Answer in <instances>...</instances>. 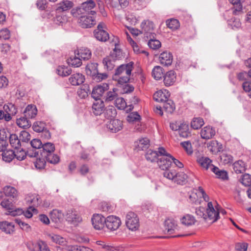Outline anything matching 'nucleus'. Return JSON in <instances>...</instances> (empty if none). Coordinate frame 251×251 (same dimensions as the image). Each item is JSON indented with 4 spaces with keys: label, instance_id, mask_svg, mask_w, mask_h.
Wrapping results in <instances>:
<instances>
[{
    "label": "nucleus",
    "instance_id": "1",
    "mask_svg": "<svg viewBox=\"0 0 251 251\" xmlns=\"http://www.w3.org/2000/svg\"><path fill=\"white\" fill-rule=\"evenodd\" d=\"M133 69V63L130 62L125 64H122L118 67L113 75V80L117 81L118 83L123 85L127 83Z\"/></svg>",
    "mask_w": 251,
    "mask_h": 251
},
{
    "label": "nucleus",
    "instance_id": "2",
    "mask_svg": "<svg viewBox=\"0 0 251 251\" xmlns=\"http://www.w3.org/2000/svg\"><path fill=\"white\" fill-rule=\"evenodd\" d=\"M126 224L129 230H137L140 226L139 219L137 215L133 212H129L126 216Z\"/></svg>",
    "mask_w": 251,
    "mask_h": 251
},
{
    "label": "nucleus",
    "instance_id": "3",
    "mask_svg": "<svg viewBox=\"0 0 251 251\" xmlns=\"http://www.w3.org/2000/svg\"><path fill=\"white\" fill-rule=\"evenodd\" d=\"M106 25L100 22L97 26V31L95 32V38L99 41L105 42L109 38V35L106 31Z\"/></svg>",
    "mask_w": 251,
    "mask_h": 251
},
{
    "label": "nucleus",
    "instance_id": "4",
    "mask_svg": "<svg viewBox=\"0 0 251 251\" xmlns=\"http://www.w3.org/2000/svg\"><path fill=\"white\" fill-rule=\"evenodd\" d=\"M219 218V212L214 208L211 202H209L207 204L206 217H204V219L211 223H214L217 221Z\"/></svg>",
    "mask_w": 251,
    "mask_h": 251
},
{
    "label": "nucleus",
    "instance_id": "5",
    "mask_svg": "<svg viewBox=\"0 0 251 251\" xmlns=\"http://www.w3.org/2000/svg\"><path fill=\"white\" fill-rule=\"evenodd\" d=\"M65 218L68 222L77 225L82 221V218L77 211L74 209H69L65 214Z\"/></svg>",
    "mask_w": 251,
    "mask_h": 251
},
{
    "label": "nucleus",
    "instance_id": "6",
    "mask_svg": "<svg viewBox=\"0 0 251 251\" xmlns=\"http://www.w3.org/2000/svg\"><path fill=\"white\" fill-rule=\"evenodd\" d=\"M106 219V226L111 231L116 230L121 225L120 219L115 216H109Z\"/></svg>",
    "mask_w": 251,
    "mask_h": 251
},
{
    "label": "nucleus",
    "instance_id": "7",
    "mask_svg": "<svg viewBox=\"0 0 251 251\" xmlns=\"http://www.w3.org/2000/svg\"><path fill=\"white\" fill-rule=\"evenodd\" d=\"M120 55H118V54L113 52L110 56L104 58L102 63L104 67L107 70H112L115 65V61L116 59L120 58Z\"/></svg>",
    "mask_w": 251,
    "mask_h": 251
},
{
    "label": "nucleus",
    "instance_id": "8",
    "mask_svg": "<svg viewBox=\"0 0 251 251\" xmlns=\"http://www.w3.org/2000/svg\"><path fill=\"white\" fill-rule=\"evenodd\" d=\"M123 122L118 119L110 120L106 124V127L112 132H117L123 128Z\"/></svg>",
    "mask_w": 251,
    "mask_h": 251
},
{
    "label": "nucleus",
    "instance_id": "9",
    "mask_svg": "<svg viewBox=\"0 0 251 251\" xmlns=\"http://www.w3.org/2000/svg\"><path fill=\"white\" fill-rule=\"evenodd\" d=\"M165 230L169 234H175L178 231V227L174 220L169 219L165 222Z\"/></svg>",
    "mask_w": 251,
    "mask_h": 251
},
{
    "label": "nucleus",
    "instance_id": "10",
    "mask_svg": "<svg viewBox=\"0 0 251 251\" xmlns=\"http://www.w3.org/2000/svg\"><path fill=\"white\" fill-rule=\"evenodd\" d=\"M216 132L214 128L211 126H206L202 128L200 132L201 138L208 140L212 138L215 135Z\"/></svg>",
    "mask_w": 251,
    "mask_h": 251
},
{
    "label": "nucleus",
    "instance_id": "11",
    "mask_svg": "<svg viewBox=\"0 0 251 251\" xmlns=\"http://www.w3.org/2000/svg\"><path fill=\"white\" fill-rule=\"evenodd\" d=\"M171 158L172 156L171 155L160 157L157 161L159 168L163 170L169 169L172 164Z\"/></svg>",
    "mask_w": 251,
    "mask_h": 251
},
{
    "label": "nucleus",
    "instance_id": "12",
    "mask_svg": "<svg viewBox=\"0 0 251 251\" xmlns=\"http://www.w3.org/2000/svg\"><path fill=\"white\" fill-rule=\"evenodd\" d=\"M159 59L162 65L168 66L172 64L173 56L171 52L164 51L160 54Z\"/></svg>",
    "mask_w": 251,
    "mask_h": 251
},
{
    "label": "nucleus",
    "instance_id": "13",
    "mask_svg": "<svg viewBox=\"0 0 251 251\" xmlns=\"http://www.w3.org/2000/svg\"><path fill=\"white\" fill-rule=\"evenodd\" d=\"M94 18L93 16H81L78 20L80 26L83 28H89L93 24Z\"/></svg>",
    "mask_w": 251,
    "mask_h": 251
},
{
    "label": "nucleus",
    "instance_id": "14",
    "mask_svg": "<svg viewBox=\"0 0 251 251\" xmlns=\"http://www.w3.org/2000/svg\"><path fill=\"white\" fill-rule=\"evenodd\" d=\"M0 229L6 234H12L15 231V225L13 222L6 221L0 222Z\"/></svg>",
    "mask_w": 251,
    "mask_h": 251
},
{
    "label": "nucleus",
    "instance_id": "15",
    "mask_svg": "<svg viewBox=\"0 0 251 251\" xmlns=\"http://www.w3.org/2000/svg\"><path fill=\"white\" fill-rule=\"evenodd\" d=\"M170 94L166 90H159L155 92L153 95L154 100L157 102L163 103L169 99Z\"/></svg>",
    "mask_w": 251,
    "mask_h": 251
},
{
    "label": "nucleus",
    "instance_id": "16",
    "mask_svg": "<svg viewBox=\"0 0 251 251\" xmlns=\"http://www.w3.org/2000/svg\"><path fill=\"white\" fill-rule=\"evenodd\" d=\"M37 114L36 106L33 104L28 105L24 111V115L28 119L35 117Z\"/></svg>",
    "mask_w": 251,
    "mask_h": 251
},
{
    "label": "nucleus",
    "instance_id": "17",
    "mask_svg": "<svg viewBox=\"0 0 251 251\" xmlns=\"http://www.w3.org/2000/svg\"><path fill=\"white\" fill-rule=\"evenodd\" d=\"M207 148L212 153L216 154L222 150L223 146L217 140H212L207 143Z\"/></svg>",
    "mask_w": 251,
    "mask_h": 251
},
{
    "label": "nucleus",
    "instance_id": "18",
    "mask_svg": "<svg viewBox=\"0 0 251 251\" xmlns=\"http://www.w3.org/2000/svg\"><path fill=\"white\" fill-rule=\"evenodd\" d=\"M106 219L101 214H95V230H101L106 226Z\"/></svg>",
    "mask_w": 251,
    "mask_h": 251
},
{
    "label": "nucleus",
    "instance_id": "19",
    "mask_svg": "<svg viewBox=\"0 0 251 251\" xmlns=\"http://www.w3.org/2000/svg\"><path fill=\"white\" fill-rule=\"evenodd\" d=\"M47 237L56 244L64 246L67 242L66 239L62 236L55 233H48Z\"/></svg>",
    "mask_w": 251,
    "mask_h": 251
},
{
    "label": "nucleus",
    "instance_id": "20",
    "mask_svg": "<svg viewBox=\"0 0 251 251\" xmlns=\"http://www.w3.org/2000/svg\"><path fill=\"white\" fill-rule=\"evenodd\" d=\"M197 161L201 166L206 170L210 169L212 171L213 168L215 167L211 164V160L208 157H201L198 158Z\"/></svg>",
    "mask_w": 251,
    "mask_h": 251
},
{
    "label": "nucleus",
    "instance_id": "21",
    "mask_svg": "<svg viewBox=\"0 0 251 251\" xmlns=\"http://www.w3.org/2000/svg\"><path fill=\"white\" fill-rule=\"evenodd\" d=\"M176 75L174 71H170L164 75V83L165 86L172 85L176 81Z\"/></svg>",
    "mask_w": 251,
    "mask_h": 251
},
{
    "label": "nucleus",
    "instance_id": "22",
    "mask_svg": "<svg viewBox=\"0 0 251 251\" xmlns=\"http://www.w3.org/2000/svg\"><path fill=\"white\" fill-rule=\"evenodd\" d=\"M69 82L73 85H79L84 82V76L79 73L75 74L69 78Z\"/></svg>",
    "mask_w": 251,
    "mask_h": 251
},
{
    "label": "nucleus",
    "instance_id": "23",
    "mask_svg": "<svg viewBox=\"0 0 251 251\" xmlns=\"http://www.w3.org/2000/svg\"><path fill=\"white\" fill-rule=\"evenodd\" d=\"M86 14L93 16L94 13V1L93 0H87L81 4Z\"/></svg>",
    "mask_w": 251,
    "mask_h": 251
},
{
    "label": "nucleus",
    "instance_id": "24",
    "mask_svg": "<svg viewBox=\"0 0 251 251\" xmlns=\"http://www.w3.org/2000/svg\"><path fill=\"white\" fill-rule=\"evenodd\" d=\"M150 145V140L147 138L139 139L135 142V147L138 151H143L148 149Z\"/></svg>",
    "mask_w": 251,
    "mask_h": 251
},
{
    "label": "nucleus",
    "instance_id": "25",
    "mask_svg": "<svg viewBox=\"0 0 251 251\" xmlns=\"http://www.w3.org/2000/svg\"><path fill=\"white\" fill-rule=\"evenodd\" d=\"M26 202L34 206L38 205L41 203L40 196L36 194H29L25 197Z\"/></svg>",
    "mask_w": 251,
    "mask_h": 251
},
{
    "label": "nucleus",
    "instance_id": "26",
    "mask_svg": "<svg viewBox=\"0 0 251 251\" xmlns=\"http://www.w3.org/2000/svg\"><path fill=\"white\" fill-rule=\"evenodd\" d=\"M3 192L6 196L16 200L18 194L17 190L13 187L6 186L3 188Z\"/></svg>",
    "mask_w": 251,
    "mask_h": 251
},
{
    "label": "nucleus",
    "instance_id": "27",
    "mask_svg": "<svg viewBox=\"0 0 251 251\" xmlns=\"http://www.w3.org/2000/svg\"><path fill=\"white\" fill-rule=\"evenodd\" d=\"M180 221L183 225L187 226L194 225L196 222L195 217L190 214H186L184 215L180 219Z\"/></svg>",
    "mask_w": 251,
    "mask_h": 251
},
{
    "label": "nucleus",
    "instance_id": "28",
    "mask_svg": "<svg viewBox=\"0 0 251 251\" xmlns=\"http://www.w3.org/2000/svg\"><path fill=\"white\" fill-rule=\"evenodd\" d=\"M141 27L143 32L151 33L154 29V24L149 20H144L141 24Z\"/></svg>",
    "mask_w": 251,
    "mask_h": 251
},
{
    "label": "nucleus",
    "instance_id": "29",
    "mask_svg": "<svg viewBox=\"0 0 251 251\" xmlns=\"http://www.w3.org/2000/svg\"><path fill=\"white\" fill-rule=\"evenodd\" d=\"M233 168L236 173L241 174L245 171L246 169V165L244 162L240 160L233 163Z\"/></svg>",
    "mask_w": 251,
    "mask_h": 251
},
{
    "label": "nucleus",
    "instance_id": "30",
    "mask_svg": "<svg viewBox=\"0 0 251 251\" xmlns=\"http://www.w3.org/2000/svg\"><path fill=\"white\" fill-rule=\"evenodd\" d=\"M56 10L58 11H65L73 6V3L70 0H64L57 4Z\"/></svg>",
    "mask_w": 251,
    "mask_h": 251
},
{
    "label": "nucleus",
    "instance_id": "31",
    "mask_svg": "<svg viewBox=\"0 0 251 251\" xmlns=\"http://www.w3.org/2000/svg\"><path fill=\"white\" fill-rule=\"evenodd\" d=\"M108 88L109 85L106 83L95 86V97L99 99V98L101 96L104 92L108 89Z\"/></svg>",
    "mask_w": 251,
    "mask_h": 251
},
{
    "label": "nucleus",
    "instance_id": "32",
    "mask_svg": "<svg viewBox=\"0 0 251 251\" xmlns=\"http://www.w3.org/2000/svg\"><path fill=\"white\" fill-rule=\"evenodd\" d=\"M3 109L6 114L11 117L16 115L18 112L16 106L12 103L4 104Z\"/></svg>",
    "mask_w": 251,
    "mask_h": 251
},
{
    "label": "nucleus",
    "instance_id": "33",
    "mask_svg": "<svg viewBox=\"0 0 251 251\" xmlns=\"http://www.w3.org/2000/svg\"><path fill=\"white\" fill-rule=\"evenodd\" d=\"M178 132L179 135L183 138H188L191 136L189 126L186 124L182 123L179 125Z\"/></svg>",
    "mask_w": 251,
    "mask_h": 251
},
{
    "label": "nucleus",
    "instance_id": "34",
    "mask_svg": "<svg viewBox=\"0 0 251 251\" xmlns=\"http://www.w3.org/2000/svg\"><path fill=\"white\" fill-rule=\"evenodd\" d=\"M77 55L81 59L88 60L91 56V52L88 48H81L77 50Z\"/></svg>",
    "mask_w": 251,
    "mask_h": 251
},
{
    "label": "nucleus",
    "instance_id": "35",
    "mask_svg": "<svg viewBox=\"0 0 251 251\" xmlns=\"http://www.w3.org/2000/svg\"><path fill=\"white\" fill-rule=\"evenodd\" d=\"M16 124L19 127L23 128H29L31 125L29 119L25 116L17 119Z\"/></svg>",
    "mask_w": 251,
    "mask_h": 251
},
{
    "label": "nucleus",
    "instance_id": "36",
    "mask_svg": "<svg viewBox=\"0 0 251 251\" xmlns=\"http://www.w3.org/2000/svg\"><path fill=\"white\" fill-rule=\"evenodd\" d=\"M43 151L41 153L42 156L43 157L47 155V154H49L50 153H53L55 150L54 146L53 144L51 143H46L43 145L42 146Z\"/></svg>",
    "mask_w": 251,
    "mask_h": 251
},
{
    "label": "nucleus",
    "instance_id": "37",
    "mask_svg": "<svg viewBox=\"0 0 251 251\" xmlns=\"http://www.w3.org/2000/svg\"><path fill=\"white\" fill-rule=\"evenodd\" d=\"M104 104L100 99L95 97V115H100L104 111Z\"/></svg>",
    "mask_w": 251,
    "mask_h": 251
},
{
    "label": "nucleus",
    "instance_id": "38",
    "mask_svg": "<svg viewBox=\"0 0 251 251\" xmlns=\"http://www.w3.org/2000/svg\"><path fill=\"white\" fill-rule=\"evenodd\" d=\"M64 217L65 214L58 210L54 209L50 212V218L55 223L60 222Z\"/></svg>",
    "mask_w": 251,
    "mask_h": 251
},
{
    "label": "nucleus",
    "instance_id": "39",
    "mask_svg": "<svg viewBox=\"0 0 251 251\" xmlns=\"http://www.w3.org/2000/svg\"><path fill=\"white\" fill-rule=\"evenodd\" d=\"M187 176L184 172H176L174 182L178 184H184L187 179Z\"/></svg>",
    "mask_w": 251,
    "mask_h": 251
},
{
    "label": "nucleus",
    "instance_id": "40",
    "mask_svg": "<svg viewBox=\"0 0 251 251\" xmlns=\"http://www.w3.org/2000/svg\"><path fill=\"white\" fill-rule=\"evenodd\" d=\"M110 40V43L112 44L115 46V48L113 49V52H115L116 54H118V55H121L122 51L120 49L118 48L119 45V39L117 36H112V37L109 36L108 39Z\"/></svg>",
    "mask_w": 251,
    "mask_h": 251
},
{
    "label": "nucleus",
    "instance_id": "41",
    "mask_svg": "<svg viewBox=\"0 0 251 251\" xmlns=\"http://www.w3.org/2000/svg\"><path fill=\"white\" fill-rule=\"evenodd\" d=\"M230 3L233 5V13L235 14H237L242 10V3L244 0H228Z\"/></svg>",
    "mask_w": 251,
    "mask_h": 251
},
{
    "label": "nucleus",
    "instance_id": "42",
    "mask_svg": "<svg viewBox=\"0 0 251 251\" xmlns=\"http://www.w3.org/2000/svg\"><path fill=\"white\" fill-rule=\"evenodd\" d=\"M96 244L100 246V248L103 249L106 251H120L118 247L112 246L111 245H107L103 241H97L96 242Z\"/></svg>",
    "mask_w": 251,
    "mask_h": 251
},
{
    "label": "nucleus",
    "instance_id": "43",
    "mask_svg": "<svg viewBox=\"0 0 251 251\" xmlns=\"http://www.w3.org/2000/svg\"><path fill=\"white\" fill-rule=\"evenodd\" d=\"M204 121L201 117L194 118L191 122V126L194 129H198L204 125Z\"/></svg>",
    "mask_w": 251,
    "mask_h": 251
},
{
    "label": "nucleus",
    "instance_id": "44",
    "mask_svg": "<svg viewBox=\"0 0 251 251\" xmlns=\"http://www.w3.org/2000/svg\"><path fill=\"white\" fill-rule=\"evenodd\" d=\"M90 91L89 85L85 84L78 90L77 94L80 98H85L88 96Z\"/></svg>",
    "mask_w": 251,
    "mask_h": 251
},
{
    "label": "nucleus",
    "instance_id": "45",
    "mask_svg": "<svg viewBox=\"0 0 251 251\" xmlns=\"http://www.w3.org/2000/svg\"><path fill=\"white\" fill-rule=\"evenodd\" d=\"M56 72L60 76H67L71 74L72 70L68 67L61 66L58 67Z\"/></svg>",
    "mask_w": 251,
    "mask_h": 251
},
{
    "label": "nucleus",
    "instance_id": "46",
    "mask_svg": "<svg viewBox=\"0 0 251 251\" xmlns=\"http://www.w3.org/2000/svg\"><path fill=\"white\" fill-rule=\"evenodd\" d=\"M163 75V68L159 66H155L152 71V76L156 80H160Z\"/></svg>",
    "mask_w": 251,
    "mask_h": 251
},
{
    "label": "nucleus",
    "instance_id": "47",
    "mask_svg": "<svg viewBox=\"0 0 251 251\" xmlns=\"http://www.w3.org/2000/svg\"><path fill=\"white\" fill-rule=\"evenodd\" d=\"M163 108L167 112L172 113L175 109V106L174 102L168 99L163 103Z\"/></svg>",
    "mask_w": 251,
    "mask_h": 251
},
{
    "label": "nucleus",
    "instance_id": "48",
    "mask_svg": "<svg viewBox=\"0 0 251 251\" xmlns=\"http://www.w3.org/2000/svg\"><path fill=\"white\" fill-rule=\"evenodd\" d=\"M166 23L167 27L172 30L177 29L180 26L178 20L176 19H168L166 21Z\"/></svg>",
    "mask_w": 251,
    "mask_h": 251
},
{
    "label": "nucleus",
    "instance_id": "49",
    "mask_svg": "<svg viewBox=\"0 0 251 251\" xmlns=\"http://www.w3.org/2000/svg\"><path fill=\"white\" fill-rule=\"evenodd\" d=\"M212 172L215 174L217 177L222 179L223 180L227 179L228 178L227 173L224 170H220L218 167L215 166L213 168Z\"/></svg>",
    "mask_w": 251,
    "mask_h": 251
},
{
    "label": "nucleus",
    "instance_id": "50",
    "mask_svg": "<svg viewBox=\"0 0 251 251\" xmlns=\"http://www.w3.org/2000/svg\"><path fill=\"white\" fill-rule=\"evenodd\" d=\"M2 159L7 162H10L14 158V152L12 150L4 151L2 153Z\"/></svg>",
    "mask_w": 251,
    "mask_h": 251
},
{
    "label": "nucleus",
    "instance_id": "51",
    "mask_svg": "<svg viewBox=\"0 0 251 251\" xmlns=\"http://www.w3.org/2000/svg\"><path fill=\"white\" fill-rule=\"evenodd\" d=\"M81 59L77 55L74 57H71L68 59V63L75 67H78L82 64Z\"/></svg>",
    "mask_w": 251,
    "mask_h": 251
},
{
    "label": "nucleus",
    "instance_id": "52",
    "mask_svg": "<svg viewBox=\"0 0 251 251\" xmlns=\"http://www.w3.org/2000/svg\"><path fill=\"white\" fill-rule=\"evenodd\" d=\"M221 159L224 164H227L232 162L233 157L230 154L225 151L221 155Z\"/></svg>",
    "mask_w": 251,
    "mask_h": 251
},
{
    "label": "nucleus",
    "instance_id": "53",
    "mask_svg": "<svg viewBox=\"0 0 251 251\" xmlns=\"http://www.w3.org/2000/svg\"><path fill=\"white\" fill-rule=\"evenodd\" d=\"M145 156L147 160L153 162L156 161L157 157H158V154L156 151L150 150L147 152Z\"/></svg>",
    "mask_w": 251,
    "mask_h": 251
},
{
    "label": "nucleus",
    "instance_id": "54",
    "mask_svg": "<svg viewBox=\"0 0 251 251\" xmlns=\"http://www.w3.org/2000/svg\"><path fill=\"white\" fill-rule=\"evenodd\" d=\"M44 158H46L47 161L49 162L52 164H57L59 162L60 158L59 157L55 154L52 153H50L49 154L46 155L45 156L43 157Z\"/></svg>",
    "mask_w": 251,
    "mask_h": 251
},
{
    "label": "nucleus",
    "instance_id": "55",
    "mask_svg": "<svg viewBox=\"0 0 251 251\" xmlns=\"http://www.w3.org/2000/svg\"><path fill=\"white\" fill-rule=\"evenodd\" d=\"M176 173V172L175 170L169 168L165 170L163 175L165 177L174 181Z\"/></svg>",
    "mask_w": 251,
    "mask_h": 251
},
{
    "label": "nucleus",
    "instance_id": "56",
    "mask_svg": "<svg viewBox=\"0 0 251 251\" xmlns=\"http://www.w3.org/2000/svg\"><path fill=\"white\" fill-rule=\"evenodd\" d=\"M117 114L116 110L112 106L108 107L104 112V115L107 119H110L116 116Z\"/></svg>",
    "mask_w": 251,
    "mask_h": 251
},
{
    "label": "nucleus",
    "instance_id": "57",
    "mask_svg": "<svg viewBox=\"0 0 251 251\" xmlns=\"http://www.w3.org/2000/svg\"><path fill=\"white\" fill-rule=\"evenodd\" d=\"M9 142L11 146L17 149L20 146V140L18 139L16 134H10L9 137Z\"/></svg>",
    "mask_w": 251,
    "mask_h": 251
},
{
    "label": "nucleus",
    "instance_id": "58",
    "mask_svg": "<svg viewBox=\"0 0 251 251\" xmlns=\"http://www.w3.org/2000/svg\"><path fill=\"white\" fill-rule=\"evenodd\" d=\"M65 249L67 251H89L88 249L84 247L76 245H66Z\"/></svg>",
    "mask_w": 251,
    "mask_h": 251
},
{
    "label": "nucleus",
    "instance_id": "59",
    "mask_svg": "<svg viewBox=\"0 0 251 251\" xmlns=\"http://www.w3.org/2000/svg\"><path fill=\"white\" fill-rule=\"evenodd\" d=\"M115 105L119 109H124L126 106L125 100L122 97H118L115 100Z\"/></svg>",
    "mask_w": 251,
    "mask_h": 251
},
{
    "label": "nucleus",
    "instance_id": "60",
    "mask_svg": "<svg viewBox=\"0 0 251 251\" xmlns=\"http://www.w3.org/2000/svg\"><path fill=\"white\" fill-rule=\"evenodd\" d=\"M71 13L74 17L78 18L82 16L83 14H85L82 5L80 7L73 8L71 11Z\"/></svg>",
    "mask_w": 251,
    "mask_h": 251
},
{
    "label": "nucleus",
    "instance_id": "61",
    "mask_svg": "<svg viewBox=\"0 0 251 251\" xmlns=\"http://www.w3.org/2000/svg\"><path fill=\"white\" fill-rule=\"evenodd\" d=\"M14 152V157H16L18 160H23L25 159L26 156V153L23 150L16 149Z\"/></svg>",
    "mask_w": 251,
    "mask_h": 251
},
{
    "label": "nucleus",
    "instance_id": "62",
    "mask_svg": "<svg viewBox=\"0 0 251 251\" xmlns=\"http://www.w3.org/2000/svg\"><path fill=\"white\" fill-rule=\"evenodd\" d=\"M15 200L14 199L12 200L11 199H5L1 201V205L3 207L8 209V210H12V207H13V202Z\"/></svg>",
    "mask_w": 251,
    "mask_h": 251
},
{
    "label": "nucleus",
    "instance_id": "63",
    "mask_svg": "<svg viewBox=\"0 0 251 251\" xmlns=\"http://www.w3.org/2000/svg\"><path fill=\"white\" fill-rule=\"evenodd\" d=\"M37 210L35 207L29 206L25 212L23 211V213L26 218H30L34 214H37Z\"/></svg>",
    "mask_w": 251,
    "mask_h": 251
},
{
    "label": "nucleus",
    "instance_id": "64",
    "mask_svg": "<svg viewBox=\"0 0 251 251\" xmlns=\"http://www.w3.org/2000/svg\"><path fill=\"white\" fill-rule=\"evenodd\" d=\"M241 182L245 186H251V175L249 174L243 175Z\"/></svg>",
    "mask_w": 251,
    "mask_h": 251
}]
</instances>
